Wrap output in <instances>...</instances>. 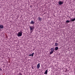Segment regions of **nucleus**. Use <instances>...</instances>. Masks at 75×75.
<instances>
[{"label": "nucleus", "instance_id": "1", "mask_svg": "<svg viewBox=\"0 0 75 75\" xmlns=\"http://www.w3.org/2000/svg\"><path fill=\"white\" fill-rule=\"evenodd\" d=\"M22 34H23V32H22V31H21L17 34L18 37H21L22 36Z\"/></svg>", "mask_w": 75, "mask_h": 75}, {"label": "nucleus", "instance_id": "2", "mask_svg": "<svg viewBox=\"0 0 75 75\" xmlns=\"http://www.w3.org/2000/svg\"><path fill=\"white\" fill-rule=\"evenodd\" d=\"M29 27L30 28V32H33V28H34V27L31 26H30Z\"/></svg>", "mask_w": 75, "mask_h": 75}, {"label": "nucleus", "instance_id": "3", "mask_svg": "<svg viewBox=\"0 0 75 75\" xmlns=\"http://www.w3.org/2000/svg\"><path fill=\"white\" fill-rule=\"evenodd\" d=\"M63 1H59L58 2V4L59 5H62V4H63Z\"/></svg>", "mask_w": 75, "mask_h": 75}, {"label": "nucleus", "instance_id": "4", "mask_svg": "<svg viewBox=\"0 0 75 75\" xmlns=\"http://www.w3.org/2000/svg\"><path fill=\"white\" fill-rule=\"evenodd\" d=\"M40 63H39L37 65V68H38V69H39V68H40Z\"/></svg>", "mask_w": 75, "mask_h": 75}, {"label": "nucleus", "instance_id": "5", "mask_svg": "<svg viewBox=\"0 0 75 75\" xmlns=\"http://www.w3.org/2000/svg\"><path fill=\"white\" fill-rule=\"evenodd\" d=\"M48 73V69H47L44 73V74H45L47 75V73Z\"/></svg>", "mask_w": 75, "mask_h": 75}, {"label": "nucleus", "instance_id": "6", "mask_svg": "<svg viewBox=\"0 0 75 75\" xmlns=\"http://www.w3.org/2000/svg\"><path fill=\"white\" fill-rule=\"evenodd\" d=\"M34 53L33 52L32 54H30L29 55V56H30V57H31V56H32V57H33V55H34Z\"/></svg>", "mask_w": 75, "mask_h": 75}, {"label": "nucleus", "instance_id": "7", "mask_svg": "<svg viewBox=\"0 0 75 75\" xmlns=\"http://www.w3.org/2000/svg\"><path fill=\"white\" fill-rule=\"evenodd\" d=\"M35 23V22L34 21H31L30 23V24H34Z\"/></svg>", "mask_w": 75, "mask_h": 75}, {"label": "nucleus", "instance_id": "8", "mask_svg": "<svg viewBox=\"0 0 75 75\" xmlns=\"http://www.w3.org/2000/svg\"><path fill=\"white\" fill-rule=\"evenodd\" d=\"M38 18L39 19V21H41L42 20V18L40 17H38Z\"/></svg>", "mask_w": 75, "mask_h": 75}, {"label": "nucleus", "instance_id": "9", "mask_svg": "<svg viewBox=\"0 0 75 75\" xmlns=\"http://www.w3.org/2000/svg\"><path fill=\"white\" fill-rule=\"evenodd\" d=\"M4 26L3 25H0V28L2 29L3 28Z\"/></svg>", "mask_w": 75, "mask_h": 75}, {"label": "nucleus", "instance_id": "10", "mask_svg": "<svg viewBox=\"0 0 75 75\" xmlns=\"http://www.w3.org/2000/svg\"><path fill=\"white\" fill-rule=\"evenodd\" d=\"M75 18H74V19H71V21H75Z\"/></svg>", "mask_w": 75, "mask_h": 75}, {"label": "nucleus", "instance_id": "11", "mask_svg": "<svg viewBox=\"0 0 75 75\" xmlns=\"http://www.w3.org/2000/svg\"><path fill=\"white\" fill-rule=\"evenodd\" d=\"M58 47H56L54 49V50H58Z\"/></svg>", "mask_w": 75, "mask_h": 75}, {"label": "nucleus", "instance_id": "12", "mask_svg": "<svg viewBox=\"0 0 75 75\" xmlns=\"http://www.w3.org/2000/svg\"><path fill=\"white\" fill-rule=\"evenodd\" d=\"M50 50H51L53 52L54 51V49L53 48H51L50 49Z\"/></svg>", "mask_w": 75, "mask_h": 75}, {"label": "nucleus", "instance_id": "13", "mask_svg": "<svg viewBox=\"0 0 75 75\" xmlns=\"http://www.w3.org/2000/svg\"><path fill=\"white\" fill-rule=\"evenodd\" d=\"M58 45V44L57 43H55V46H57V45Z\"/></svg>", "mask_w": 75, "mask_h": 75}, {"label": "nucleus", "instance_id": "14", "mask_svg": "<svg viewBox=\"0 0 75 75\" xmlns=\"http://www.w3.org/2000/svg\"><path fill=\"white\" fill-rule=\"evenodd\" d=\"M52 53H53V52L52 51H51L50 52V54H52Z\"/></svg>", "mask_w": 75, "mask_h": 75}, {"label": "nucleus", "instance_id": "15", "mask_svg": "<svg viewBox=\"0 0 75 75\" xmlns=\"http://www.w3.org/2000/svg\"><path fill=\"white\" fill-rule=\"evenodd\" d=\"M66 23H69V21H66Z\"/></svg>", "mask_w": 75, "mask_h": 75}, {"label": "nucleus", "instance_id": "16", "mask_svg": "<svg viewBox=\"0 0 75 75\" xmlns=\"http://www.w3.org/2000/svg\"><path fill=\"white\" fill-rule=\"evenodd\" d=\"M2 69H1V68H0V71H2Z\"/></svg>", "mask_w": 75, "mask_h": 75}, {"label": "nucleus", "instance_id": "17", "mask_svg": "<svg viewBox=\"0 0 75 75\" xmlns=\"http://www.w3.org/2000/svg\"><path fill=\"white\" fill-rule=\"evenodd\" d=\"M19 75H23L22 74H19Z\"/></svg>", "mask_w": 75, "mask_h": 75}]
</instances>
